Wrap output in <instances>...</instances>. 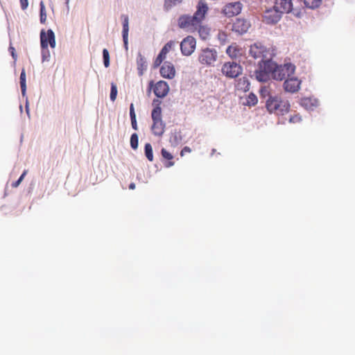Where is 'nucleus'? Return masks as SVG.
<instances>
[{"label": "nucleus", "mask_w": 355, "mask_h": 355, "mask_svg": "<svg viewBox=\"0 0 355 355\" xmlns=\"http://www.w3.org/2000/svg\"><path fill=\"white\" fill-rule=\"evenodd\" d=\"M208 11L207 4L200 1L196 6V10L193 16L182 15L178 19V26L180 28L184 29L189 33H195L198 27L202 24Z\"/></svg>", "instance_id": "obj_1"}, {"label": "nucleus", "mask_w": 355, "mask_h": 355, "mask_svg": "<svg viewBox=\"0 0 355 355\" xmlns=\"http://www.w3.org/2000/svg\"><path fill=\"white\" fill-rule=\"evenodd\" d=\"M265 68L271 71L272 77L277 80H282L291 77L295 71V66L291 63L277 65L275 62L270 59L265 62Z\"/></svg>", "instance_id": "obj_2"}, {"label": "nucleus", "mask_w": 355, "mask_h": 355, "mask_svg": "<svg viewBox=\"0 0 355 355\" xmlns=\"http://www.w3.org/2000/svg\"><path fill=\"white\" fill-rule=\"evenodd\" d=\"M161 101L154 99L153 101V109L151 112L153 124L151 125V131L155 136L161 137L165 131V123L162 117V108L160 107Z\"/></svg>", "instance_id": "obj_3"}, {"label": "nucleus", "mask_w": 355, "mask_h": 355, "mask_svg": "<svg viewBox=\"0 0 355 355\" xmlns=\"http://www.w3.org/2000/svg\"><path fill=\"white\" fill-rule=\"evenodd\" d=\"M266 107L270 113L284 115L288 112L291 105L286 100H282L277 96H270L266 101Z\"/></svg>", "instance_id": "obj_4"}, {"label": "nucleus", "mask_w": 355, "mask_h": 355, "mask_svg": "<svg viewBox=\"0 0 355 355\" xmlns=\"http://www.w3.org/2000/svg\"><path fill=\"white\" fill-rule=\"evenodd\" d=\"M221 71L225 76L234 78L242 73V67L234 62H227L223 65Z\"/></svg>", "instance_id": "obj_5"}, {"label": "nucleus", "mask_w": 355, "mask_h": 355, "mask_svg": "<svg viewBox=\"0 0 355 355\" xmlns=\"http://www.w3.org/2000/svg\"><path fill=\"white\" fill-rule=\"evenodd\" d=\"M40 42L43 53L44 51H48L49 45L51 48H54L55 46V39L53 31L51 29L46 32L42 30L40 33Z\"/></svg>", "instance_id": "obj_6"}, {"label": "nucleus", "mask_w": 355, "mask_h": 355, "mask_svg": "<svg viewBox=\"0 0 355 355\" xmlns=\"http://www.w3.org/2000/svg\"><path fill=\"white\" fill-rule=\"evenodd\" d=\"M217 58V52L214 49L206 48L202 49L199 56V62L204 65H211L214 63Z\"/></svg>", "instance_id": "obj_7"}, {"label": "nucleus", "mask_w": 355, "mask_h": 355, "mask_svg": "<svg viewBox=\"0 0 355 355\" xmlns=\"http://www.w3.org/2000/svg\"><path fill=\"white\" fill-rule=\"evenodd\" d=\"M150 90L153 89V92L158 98L165 97L168 92L169 87L166 82L164 80H159L156 84L153 85V82L150 81L149 83Z\"/></svg>", "instance_id": "obj_8"}, {"label": "nucleus", "mask_w": 355, "mask_h": 355, "mask_svg": "<svg viewBox=\"0 0 355 355\" xmlns=\"http://www.w3.org/2000/svg\"><path fill=\"white\" fill-rule=\"evenodd\" d=\"M196 42L193 37L187 36L180 43L181 52L184 55H190L196 49Z\"/></svg>", "instance_id": "obj_9"}, {"label": "nucleus", "mask_w": 355, "mask_h": 355, "mask_svg": "<svg viewBox=\"0 0 355 355\" xmlns=\"http://www.w3.org/2000/svg\"><path fill=\"white\" fill-rule=\"evenodd\" d=\"M268 53L266 48L261 43H254L250 46V54L255 59L261 58L262 62L265 61L264 59L266 58Z\"/></svg>", "instance_id": "obj_10"}, {"label": "nucleus", "mask_w": 355, "mask_h": 355, "mask_svg": "<svg viewBox=\"0 0 355 355\" xmlns=\"http://www.w3.org/2000/svg\"><path fill=\"white\" fill-rule=\"evenodd\" d=\"M243 5L241 2L236 1L227 3L223 8V13L227 17L238 15L242 10Z\"/></svg>", "instance_id": "obj_11"}, {"label": "nucleus", "mask_w": 355, "mask_h": 355, "mask_svg": "<svg viewBox=\"0 0 355 355\" xmlns=\"http://www.w3.org/2000/svg\"><path fill=\"white\" fill-rule=\"evenodd\" d=\"M282 14L273 6L272 8L265 11L263 14V21L268 24H274L280 20Z\"/></svg>", "instance_id": "obj_12"}, {"label": "nucleus", "mask_w": 355, "mask_h": 355, "mask_svg": "<svg viewBox=\"0 0 355 355\" xmlns=\"http://www.w3.org/2000/svg\"><path fill=\"white\" fill-rule=\"evenodd\" d=\"M300 84L301 82L297 78L288 77L284 83V88L286 92L295 93L300 89Z\"/></svg>", "instance_id": "obj_13"}, {"label": "nucleus", "mask_w": 355, "mask_h": 355, "mask_svg": "<svg viewBox=\"0 0 355 355\" xmlns=\"http://www.w3.org/2000/svg\"><path fill=\"white\" fill-rule=\"evenodd\" d=\"M250 26L249 21L244 19L237 18L232 25V31L239 34H243L248 31Z\"/></svg>", "instance_id": "obj_14"}, {"label": "nucleus", "mask_w": 355, "mask_h": 355, "mask_svg": "<svg viewBox=\"0 0 355 355\" xmlns=\"http://www.w3.org/2000/svg\"><path fill=\"white\" fill-rule=\"evenodd\" d=\"M274 7L281 14L288 13L291 11L293 3L291 0H275Z\"/></svg>", "instance_id": "obj_15"}, {"label": "nucleus", "mask_w": 355, "mask_h": 355, "mask_svg": "<svg viewBox=\"0 0 355 355\" xmlns=\"http://www.w3.org/2000/svg\"><path fill=\"white\" fill-rule=\"evenodd\" d=\"M160 74L163 78L172 79L175 74V70L173 64L166 62L160 68Z\"/></svg>", "instance_id": "obj_16"}, {"label": "nucleus", "mask_w": 355, "mask_h": 355, "mask_svg": "<svg viewBox=\"0 0 355 355\" xmlns=\"http://www.w3.org/2000/svg\"><path fill=\"white\" fill-rule=\"evenodd\" d=\"M265 62L263 61V65H261V69L257 71L255 73L256 78L259 82H266L269 78L271 71H269L265 68Z\"/></svg>", "instance_id": "obj_17"}, {"label": "nucleus", "mask_w": 355, "mask_h": 355, "mask_svg": "<svg viewBox=\"0 0 355 355\" xmlns=\"http://www.w3.org/2000/svg\"><path fill=\"white\" fill-rule=\"evenodd\" d=\"M121 18L123 19V40L124 42L125 48L128 49V31H129V27H128V23H129V19L128 16L125 15H123L121 16Z\"/></svg>", "instance_id": "obj_18"}, {"label": "nucleus", "mask_w": 355, "mask_h": 355, "mask_svg": "<svg viewBox=\"0 0 355 355\" xmlns=\"http://www.w3.org/2000/svg\"><path fill=\"white\" fill-rule=\"evenodd\" d=\"M250 82L247 77L240 78L236 81V89L241 92H247L250 89Z\"/></svg>", "instance_id": "obj_19"}, {"label": "nucleus", "mask_w": 355, "mask_h": 355, "mask_svg": "<svg viewBox=\"0 0 355 355\" xmlns=\"http://www.w3.org/2000/svg\"><path fill=\"white\" fill-rule=\"evenodd\" d=\"M137 69L140 76L143 75L144 70L146 69L147 64L146 58L141 53H138L137 58Z\"/></svg>", "instance_id": "obj_20"}, {"label": "nucleus", "mask_w": 355, "mask_h": 355, "mask_svg": "<svg viewBox=\"0 0 355 355\" xmlns=\"http://www.w3.org/2000/svg\"><path fill=\"white\" fill-rule=\"evenodd\" d=\"M226 53L232 58H236L241 54V49L235 44L229 46L226 50Z\"/></svg>", "instance_id": "obj_21"}, {"label": "nucleus", "mask_w": 355, "mask_h": 355, "mask_svg": "<svg viewBox=\"0 0 355 355\" xmlns=\"http://www.w3.org/2000/svg\"><path fill=\"white\" fill-rule=\"evenodd\" d=\"M161 154L164 159H167L168 161L166 164H165L166 167H171L174 165L175 163L173 161V156L170 152H168L165 148H162L161 150Z\"/></svg>", "instance_id": "obj_22"}, {"label": "nucleus", "mask_w": 355, "mask_h": 355, "mask_svg": "<svg viewBox=\"0 0 355 355\" xmlns=\"http://www.w3.org/2000/svg\"><path fill=\"white\" fill-rule=\"evenodd\" d=\"M197 31L201 39L205 40L209 36V28L206 26H202V24L198 27Z\"/></svg>", "instance_id": "obj_23"}, {"label": "nucleus", "mask_w": 355, "mask_h": 355, "mask_svg": "<svg viewBox=\"0 0 355 355\" xmlns=\"http://www.w3.org/2000/svg\"><path fill=\"white\" fill-rule=\"evenodd\" d=\"M317 103L316 100L311 98H303L301 100L302 105L305 107L306 109H311L313 107H315L317 105Z\"/></svg>", "instance_id": "obj_24"}, {"label": "nucleus", "mask_w": 355, "mask_h": 355, "mask_svg": "<svg viewBox=\"0 0 355 355\" xmlns=\"http://www.w3.org/2000/svg\"><path fill=\"white\" fill-rule=\"evenodd\" d=\"M184 0H164V8L166 11L170 10L173 7L181 4Z\"/></svg>", "instance_id": "obj_25"}, {"label": "nucleus", "mask_w": 355, "mask_h": 355, "mask_svg": "<svg viewBox=\"0 0 355 355\" xmlns=\"http://www.w3.org/2000/svg\"><path fill=\"white\" fill-rule=\"evenodd\" d=\"M144 151H145V155H146V158L150 162H153V148L150 143H147L145 144Z\"/></svg>", "instance_id": "obj_26"}, {"label": "nucleus", "mask_w": 355, "mask_h": 355, "mask_svg": "<svg viewBox=\"0 0 355 355\" xmlns=\"http://www.w3.org/2000/svg\"><path fill=\"white\" fill-rule=\"evenodd\" d=\"M322 0H304V3L307 8L314 9L321 4Z\"/></svg>", "instance_id": "obj_27"}, {"label": "nucleus", "mask_w": 355, "mask_h": 355, "mask_svg": "<svg viewBox=\"0 0 355 355\" xmlns=\"http://www.w3.org/2000/svg\"><path fill=\"white\" fill-rule=\"evenodd\" d=\"M46 20V12L44 4L42 1L40 3V22L44 24Z\"/></svg>", "instance_id": "obj_28"}, {"label": "nucleus", "mask_w": 355, "mask_h": 355, "mask_svg": "<svg viewBox=\"0 0 355 355\" xmlns=\"http://www.w3.org/2000/svg\"><path fill=\"white\" fill-rule=\"evenodd\" d=\"M174 45H175V42L174 41L171 40V41L168 42L164 46V47L162 49L161 52L163 54H165L166 55V54L169 52V51L173 48V46Z\"/></svg>", "instance_id": "obj_29"}, {"label": "nucleus", "mask_w": 355, "mask_h": 355, "mask_svg": "<svg viewBox=\"0 0 355 355\" xmlns=\"http://www.w3.org/2000/svg\"><path fill=\"white\" fill-rule=\"evenodd\" d=\"M130 146L133 149L138 148V135L137 133H133L130 137Z\"/></svg>", "instance_id": "obj_30"}, {"label": "nucleus", "mask_w": 355, "mask_h": 355, "mask_svg": "<svg viewBox=\"0 0 355 355\" xmlns=\"http://www.w3.org/2000/svg\"><path fill=\"white\" fill-rule=\"evenodd\" d=\"M117 96V87L115 83L111 84L110 100L114 101Z\"/></svg>", "instance_id": "obj_31"}, {"label": "nucleus", "mask_w": 355, "mask_h": 355, "mask_svg": "<svg viewBox=\"0 0 355 355\" xmlns=\"http://www.w3.org/2000/svg\"><path fill=\"white\" fill-rule=\"evenodd\" d=\"M103 57L105 67H108L110 66V54L107 49L103 50Z\"/></svg>", "instance_id": "obj_32"}, {"label": "nucleus", "mask_w": 355, "mask_h": 355, "mask_svg": "<svg viewBox=\"0 0 355 355\" xmlns=\"http://www.w3.org/2000/svg\"><path fill=\"white\" fill-rule=\"evenodd\" d=\"M166 55L163 54L161 51L159 52V55L156 58L155 62H154V67H159L163 60L166 58Z\"/></svg>", "instance_id": "obj_33"}, {"label": "nucleus", "mask_w": 355, "mask_h": 355, "mask_svg": "<svg viewBox=\"0 0 355 355\" xmlns=\"http://www.w3.org/2000/svg\"><path fill=\"white\" fill-rule=\"evenodd\" d=\"M302 121V117L298 114H295L291 116L289 122L292 123H300Z\"/></svg>", "instance_id": "obj_34"}, {"label": "nucleus", "mask_w": 355, "mask_h": 355, "mask_svg": "<svg viewBox=\"0 0 355 355\" xmlns=\"http://www.w3.org/2000/svg\"><path fill=\"white\" fill-rule=\"evenodd\" d=\"M257 96L254 94H250L249 96H248V99L247 103L248 105H254L255 104H257Z\"/></svg>", "instance_id": "obj_35"}, {"label": "nucleus", "mask_w": 355, "mask_h": 355, "mask_svg": "<svg viewBox=\"0 0 355 355\" xmlns=\"http://www.w3.org/2000/svg\"><path fill=\"white\" fill-rule=\"evenodd\" d=\"M21 181H22V175H20V177L18 178L17 180L11 182L10 187L12 188H17L20 184Z\"/></svg>", "instance_id": "obj_36"}, {"label": "nucleus", "mask_w": 355, "mask_h": 355, "mask_svg": "<svg viewBox=\"0 0 355 355\" xmlns=\"http://www.w3.org/2000/svg\"><path fill=\"white\" fill-rule=\"evenodd\" d=\"M130 119L136 118V114L135 112L134 105L132 103H131L130 106Z\"/></svg>", "instance_id": "obj_37"}, {"label": "nucleus", "mask_w": 355, "mask_h": 355, "mask_svg": "<svg viewBox=\"0 0 355 355\" xmlns=\"http://www.w3.org/2000/svg\"><path fill=\"white\" fill-rule=\"evenodd\" d=\"M191 150L189 147L188 146H185L184 147L181 152H180V155L182 157L184 156L186 153H191Z\"/></svg>", "instance_id": "obj_38"}, {"label": "nucleus", "mask_w": 355, "mask_h": 355, "mask_svg": "<svg viewBox=\"0 0 355 355\" xmlns=\"http://www.w3.org/2000/svg\"><path fill=\"white\" fill-rule=\"evenodd\" d=\"M131 119V125H132V128L135 130H137L138 126H137V119L133 118V119Z\"/></svg>", "instance_id": "obj_39"}, {"label": "nucleus", "mask_w": 355, "mask_h": 355, "mask_svg": "<svg viewBox=\"0 0 355 355\" xmlns=\"http://www.w3.org/2000/svg\"><path fill=\"white\" fill-rule=\"evenodd\" d=\"M9 50H10V53H11V55H12V57L13 58V59H14L15 60H16V59H17V55H16V53H15V48H13L12 46H10Z\"/></svg>", "instance_id": "obj_40"}, {"label": "nucleus", "mask_w": 355, "mask_h": 355, "mask_svg": "<svg viewBox=\"0 0 355 355\" xmlns=\"http://www.w3.org/2000/svg\"><path fill=\"white\" fill-rule=\"evenodd\" d=\"M19 85H20L21 89H22V72L21 73V74L19 76Z\"/></svg>", "instance_id": "obj_41"}, {"label": "nucleus", "mask_w": 355, "mask_h": 355, "mask_svg": "<svg viewBox=\"0 0 355 355\" xmlns=\"http://www.w3.org/2000/svg\"><path fill=\"white\" fill-rule=\"evenodd\" d=\"M129 189H135V184L132 182L129 184Z\"/></svg>", "instance_id": "obj_42"}, {"label": "nucleus", "mask_w": 355, "mask_h": 355, "mask_svg": "<svg viewBox=\"0 0 355 355\" xmlns=\"http://www.w3.org/2000/svg\"><path fill=\"white\" fill-rule=\"evenodd\" d=\"M28 6V0H24V9Z\"/></svg>", "instance_id": "obj_43"}, {"label": "nucleus", "mask_w": 355, "mask_h": 355, "mask_svg": "<svg viewBox=\"0 0 355 355\" xmlns=\"http://www.w3.org/2000/svg\"><path fill=\"white\" fill-rule=\"evenodd\" d=\"M26 113L28 114H29V110H28V103L27 102L26 103Z\"/></svg>", "instance_id": "obj_44"}, {"label": "nucleus", "mask_w": 355, "mask_h": 355, "mask_svg": "<svg viewBox=\"0 0 355 355\" xmlns=\"http://www.w3.org/2000/svg\"><path fill=\"white\" fill-rule=\"evenodd\" d=\"M25 76V73H24V77ZM23 87H24V93L25 92V78H24V85H23Z\"/></svg>", "instance_id": "obj_45"}, {"label": "nucleus", "mask_w": 355, "mask_h": 355, "mask_svg": "<svg viewBox=\"0 0 355 355\" xmlns=\"http://www.w3.org/2000/svg\"><path fill=\"white\" fill-rule=\"evenodd\" d=\"M19 110L21 112H22V104H20L19 106Z\"/></svg>", "instance_id": "obj_46"}, {"label": "nucleus", "mask_w": 355, "mask_h": 355, "mask_svg": "<svg viewBox=\"0 0 355 355\" xmlns=\"http://www.w3.org/2000/svg\"><path fill=\"white\" fill-rule=\"evenodd\" d=\"M20 3L22 4V0H19Z\"/></svg>", "instance_id": "obj_47"}]
</instances>
